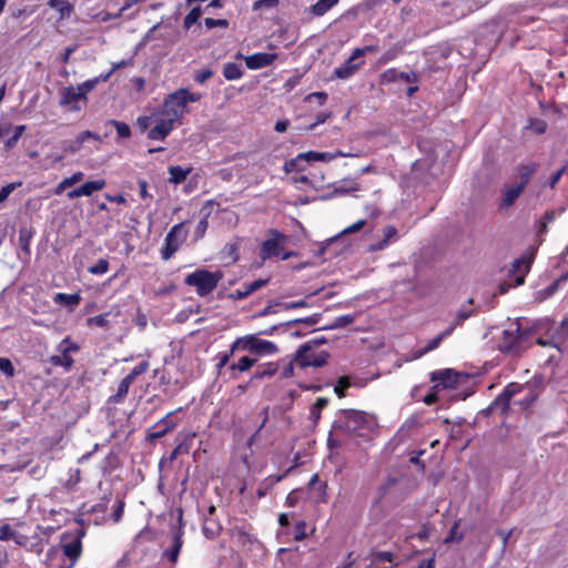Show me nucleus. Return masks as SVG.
I'll return each mask as SVG.
<instances>
[{"instance_id":"f257e3e1","label":"nucleus","mask_w":568,"mask_h":568,"mask_svg":"<svg viewBox=\"0 0 568 568\" xmlns=\"http://www.w3.org/2000/svg\"><path fill=\"white\" fill-rule=\"evenodd\" d=\"M372 424L366 413L355 409H343L333 423V430L344 432L347 436H363V430L371 429Z\"/></svg>"},{"instance_id":"f03ea898","label":"nucleus","mask_w":568,"mask_h":568,"mask_svg":"<svg viewBox=\"0 0 568 568\" xmlns=\"http://www.w3.org/2000/svg\"><path fill=\"white\" fill-rule=\"evenodd\" d=\"M222 278L223 274L221 271L210 272L204 268H199L189 274L184 283L189 286H194L199 296H206L215 290Z\"/></svg>"},{"instance_id":"7ed1b4c3","label":"nucleus","mask_w":568,"mask_h":568,"mask_svg":"<svg viewBox=\"0 0 568 568\" xmlns=\"http://www.w3.org/2000/svg\"><path fill=\"white\" fill-rule=\"evenodd\" d=\"M240 348L252 354H273L277 352V346L274 343L258 339L253 335L237 338L231 346V354Z\"/></svg>"},{"instance_id":"20e7f679","label":"nucleus","mask_w":568,"mask_h":568,"mask_svg":"<svg viewBox=\"0 0 568 568\" xmlns=\"http://www.w3.org/2000/svg\"><path fill=\"white\" fill-rule=\"evenodd\" d=\"M184 222H181L174 225L166 234L165 245L161 251V256L164 261L170 260L185 240L186 232L184 231Z\"/></svg>"},{"instance_id":"39448f33","label":"nucleus","mask_w":568,"mask_h":568,"mask_svg":"<svg viewBox=\"0 0 568 568\" xmlns=\"http://www.w3.org/2000/svg\"><path fill=\"white\" fill-rule=\"evenodd\" d=\"M184 93H186V89H179L169 94L163 102V114L169 119H174V122L183 114L186 106Z\"/></svg>"},{"instance_id":"423d86ee","label":"nucleus","mask_w":568,"mask_h":568,"mask_svg":"<svg viewBox=\"0 0 568 568\" xmlns=\"http://www.w3.org/2000/svg\"><path fill=\"white\" fill-rule=\"evenodd\" d=\"M469 377L468 374H460L452 368L440 369L432 373L430 381L439 382L444 388H455L460 379L465 381Z\"/></svg>"},{"instance_id":"0eeeda50","label":"nucleus","mask_w":568,"mask_h":568,"mask_svg":"<svg viewBox=\"0 0 568 568\" xmlns=\"http://www.w3.org/2000/svg\"><path fill=\"white\" fill-rule=\"evenodd\" d=\"M523 386L517 383H510L506 386L503 393L491 403L496 410L501 415L506 414L509 409L510 400L523 390Z\"/></svg>"},{"instance_id":"6e6552de","label":"nucleus","mask_w":568,"mask_h":568,"mask_svg":"<svg viewBox=\"0 0 568 568\" xmlns=\"http://www.w3.org/2000/svg\"><path fill=\"white\" fill-rule=\"evenodd\" d=\"M182 536H183V511L180 508L179 509V525L175 528V531L173 534L172 546H171V548L166 549L163 552V556L166 557L169 559V561H171L172 564H175L178 561L179 554H180V550L183 545Z\"/></svg>"},{"instance_id":"1a4fd4ad","label":"nucleus","mask_w":568,"mask_h":568,"mask_svg":"<svg viewBox=\"0 0 568 568\" xmlns=\"http://www.w3.org/2000/svg\"><path fill=\"white\" fill-rule=\"evenodd\" d=\"M79 101L87 102L88 98L78 88L69 85L62 89L60 105L69 106L70 111H79L80 106L77 104Z\"/></svg>"},{"instance_id":"9d476101","label":"nucleus","mask_w":568,"mask_h":568,"mask_svg":"<svg viewBox=\"0 0 568 568\" xmlns=\"http://www.w3.org/2000/svg\"><path fill=\"white\" fill-rule=\"evenodd\" d=\"M329 358V354L327 352H321L318 355L313 354H303V357H298V351H296L294 362L302 368L304 367H323L327 364V359Z\"/></svg>"},{"instance_id":"9b49d317","label":"nucleus","mask_w":568,"mask_h":568,"mask_svg":"<svg viewBox=\"0 0 568 568\" xmlns=\"http://www.w3.org/2000/svg\"><path fill=\"white\" fill-rule=\"evenodd\" d=\"M85 535L84 529L80 528L75 530L74 538L70 541L64 544L63 547V554L72 561L77 560L82 551V537Z\"/></svg>"},{"instance_id":"f8f14e48","label":"nucleus","mask_w":568,"mask_h":568,"mask_svg":"<svg viewBox=\"0 0 568 568\" xmlns=\"http://www.w3.org/2000/svg\"><path fill=\"white\" fill-rule=\"evenodd\" d=\"M277 58L276 53L260 52L245 58V64L251 70L271 65Z\"/></svg>"},{"instance_id":"ddd939ff","label":"nucleus","mask_w":568,"mask_h":568,"mask_svg":"<svg viewBox=\"0 0 568 568\" xmlns=\"http://www.w3.org/2000/svg\"><path fill=\"white\" fill-rule=\"evenodd\" d=\"M174 119H160L149 131L148 136L151 140H164L173 130Z\"/></svg>"},{"instance_id":"4468645a","label":"nucleus","mask_w":568,"mask_h":568,"mask_svg":"<svg viewBox=\"0 0 568 568\" xmlns=\"http://www.w3.org/2000/svg\"><path fill=\"white\" fill-rule=\"evenodd\" d=\"M271 233L273 235H275L276 237L268 239L263 242L262 250H261V255H262L263 260H267L273 256H278L283 248L282 245L278 243V239L284 237V235L280 234L276 231H271Z\"/></svg>"},{"instance_id":"2eb2a0df","label":"nucleus","mask_w":568,"mask_h":568,"mask_svg":"<svg viewBox=\"0 0 568 568\" xmlns=\"http://www.w3.org/2000/svg\"><path fill=\"white\" fill-rule=\"evenodd\" d=\"M337 156H348L354 158L352 154L344 153L342 151H336L334 153L331 152H316V151H308L305 153H300V158H305L306 162H313V161H324L328 162Z\"/></svg>"},{"instance_id":"dca6fc26","label":"nucleus","mask_w":568,"mask_h":568,"mask_svg":"<svg viewBox=\"0 0 568 568\" xmlns=\"http://www.w3.org/2000/svg\"><path fill=\"white\" fill-rule=\"evenodd\" d=\"M268 282H270V278H258V280H255L252 283L246 284L244 290H236V291L230 293L229 297L234 300V301L245 298L250 294H252L253 292H255V291L262 288L263 286H265Z\"/></svg>"},{"instance_id":"f3484780","label":"nucleus","mask_w":568,"mask_h":568,"mask_svg":"<svg viewBox=\"0 0 568 568\" xmlns=\"http://www.w3.org/2000/svg\"><path fill=\"white\" fill-rule=\"evenodd\" d=\"M78 345L73 344L70 347H65L62 352V355H53L50 358L51 364L63 366L64 368H71L73 364V358L69 355V351H78Z\"/></svg>"},{"instance_id":"a211bd4d","label":"nucleus","mask_w":568,"mask_h":568,"mask_svg":"<svg viewBox=\"0 0 568 568\" xmlns=\"http://www.w3.org/2000/svg\"><path fill=\"white\" fill-rule=\"evenodd\" d=\"M538 164L535 162H529L526 164H520L517 168L520 181L517 183L518 185H523V189L528 184L531 175L537 171Z\"/></svg>"},{"instance_id":"6ab92c4d","label":"nucleus","mask_w":568,"mask_h":568,"mask_svg":"<svg viewBox=\"0 0 568 568\" xmlns=\"http://www.w3.org/2000/svg\"><path fill=\"white\" fill-rule=\"evenodd\" d=\"M384 77L388 81L403 80L408 83L415 82L417 80L415 72H403V71H397L395 69H390V70L386 71L384 73Z\"/></svg>"},{"instance_id":"aec40b11","label":"nucleus","mask_w":568,"mask_h":568,"mask_svg":"<svg viewBox=\"0 0 568 568\" xmlns=\"http://www.w3.org/2000/svg\"><path fill=\"white\" fill-rule=\"evenodd\" d=\"M524 189L523 185H513L511 187L507 189L504 192V197L501 201V206L508 207L511 206L516 200L519 197V195L523 193Z\"/></svg>"},{"instance_id":"412c9836","label":"nucleus","mask_w":568,"mask_h":568,"mask_svg":"<svg viewBox=\"0 0 568 568\" xmlns=\"http://www.w3.org/2000/svg\"><path fill=\"white\" fill-rule=\"evenodd\" d=\"M191 169H183L179 165H172L169 168V182L172 184H180L185 181L186 176L190 174Z\"/></svg>"},{"instance_id":"4be33fe9","label":"nucleus","mask_w":568,"mask_h":568,"mask_svg":"<svg viewBox=\"0 0 568 568\" xmlns=\"http://www.w3.org/2000/svg\"><path fill=\"white\" fill-rule=\"evenodd\" d=\"M358 67H359L358 63H354V61H351V59H347L343 65L335 69L334 74L338 79H347L355 73V71L358 69Z\"/></svg>"},{"instance_id":"5701e85b","label":"nucleus","mask_w":568,"mask_h":568,"mask_svg":"<svg viewBox=\"0 0 568 568\" xmlns=\"http://www.w3.org/2000/svg\"><path fill=\"white\" fill-rule=\"evenodd\" d=\"M57 303L63 304L68 306L71 311L79 305L81 297L78 293L75 294H64L58 293L54 297Z\"/></svg>"},{"instance_id":"b1692460","label":"nucleus","mask_w":568,"mask_h":568,"mask_svg":"<svg viewBox=\"0 0 568 568\" xmlns=\"http://www.w3.org/2000/svg\"><path fill=\"white\" fill-rule=\"evenodd\" d=\"M221 530L222 527L217 521L207 517L204 519L203 534L206 538L214 539L220 535Z\"/></svg>"},{"instance_id":"393cba45","label":"nucleus","mask_w":568,"mask_h":568,"mask_svg":"<svg viewBox=\"0 0 568 568\" xmlns=\"http://www.w3.org/2000/svg\"><path fill=\"white\" fill-rule=\"evenodd\" d=\"M337 3L338 0H318L311 7V12L314 16L322 17Z\"/></svg>"},{"instance_id":"a878e982","label":"nucleus","mask_w":568,"mask_h":568,"mask_svg":"<svg viewBox=\"0 0 568 568\" xmlns=\"http://www.w3.org/2000/svg\"><path fill=\"white\" fill-rule=\"evenodd\" d=\"M277 369H278L277 363H268L264 367H260L258 369H256V372L254 373V375L251 378V382H253L255 379H263L265 377H272L276 374Z\"/></svg>"},{"instance_id":"bb28decb","label":"nucleus","mask_w":568,"mask_h":568,"mask_svg":"<svg viewBox=\"0 0 568 568\" xmlns=\"http://www.w3.org/2000/svg\"><path fill=\"white\" fill-rule=\"evenodd\" d=\"M104 186H105L104 180H92V181H88L84 184H82L80 186V192L82 193L83 196H90L95 191L102 190Z\"/></svg>"},{"instance_id":"cd10ccee","label":"nucleus","mask_w":568,"mask_h":568,"mask_svg":"<svg viewBox=\"0 0 568 568\" xmlns=\"http://www.w3.org/2000/svg\"><path fill=\"white\" fill-rule=\"evenodd\" d=\"M536 332V326H531V327H528L526 329H521L520 328V325L518 324L517 325V328H516V336L513 337V341L510 342V344L506 347V352H510L511 348L517 344L519 343L523 338H526L530 335H532L534 333Z\"/></svg>"},{"instance_id":"c85d7f7f","label":"nucleus","mask_w":568,"mask_h":568,"mask_svg":"<svg viewBox=\"0 0 568 568\" xmlns=\"http://www.w3.org/2000/svg\"><path fill=\"white\" fill-rule=\"evenodd\" d=\"M355 321V316L354 315H343V316H339L337 317L334 323L329 324V325H326L324 327H321L318 329H315L314 332L316 331H321V329H336V328H343V327H346L347 325H351L353 324Z\"/></svg>"},{"instance_id":"c756f323","label":"nucleus","mask_w":568,"mask_h":568,"mask_svg":"<svg viewBox=\"0 0 568 568\" xmlns=\"http://www.w3.org/2000/svg\"><path fill=\"white\" fill-rule=\"evenodd\" d=\"M327 343V338L324 337V336H321V337H315L311 341H308L307 343L301 345L298 347V357H303V354H307L310 353L312 349H314L315 347L320 346V345H323Z\"/></svg>"},{"instance_id":"7c9ffc66","label":"nucleus","mask_w":568,"mask_h":568,"mask_svg":"<svg viewBox=\"0 0 568 568\" xmlns=\"http://www.w3.org/2000/svg\"><path fill=\"white\" fill-rule=\"evenodd\" d=\"M82 179H83V173L82 172H75L70 178H67L62 182H60L58 184V186L55 187L54 193L55 194H61L67 187L72 186L73 184L82 181Z\"/></svg>"},{"instance_id":"2f4dec72","label":"nucleus","mask_w":568,"mask_h":568,"mask_svg":"<svg viewBox=\"0 0 568 568\" xmlns=\"http://www.w3.org/2000/svg\"><path fill=\"white\" fill-rule=\"evenodd\" d=\"M320 320H321V314L315 313L308 317L290 320V321L283 323L282 325L286 326V327H291L296 324H305L308 326H313V325H316L320 322Z\"/></svg>"},{"instance_id":"473e14b6","label":"nucleus","mask_w":568,"mask_h":568,"mask_svg":"<svg viewBox=\"0 0 568 568\" xmlns=\"http://www.w3.org/2000/svg\"><path fill=\"white\" fill-rule=\"evenodd\" d=\"M223 74L226 80H236L243 75V71L239 64L229 62L224 65Z\"/></svg>"},{"instance_id":"72a5a7b5","label":"nucleus","mask_w":568,"mask_h":568,"mask_svg":"<svg viewBox=\"0 0 568 568\" xmlns=\"http://www.w3.org/2000/svg\"><path fill=\"white\" fill-rule=\"evenodd\" d=\"M51 8L60 12L61 18L69 17L72 11V6L65 0H49L48 3Z\"/></svg>"},{"instance_id":"f704fd0d","label":"nucleus","mask_w":568,"mask_h":568,"mask_svg":"<svg viewBox=\"0 0 568 568\" xmlns=\"http://www.w3.org/2000/svg\"><path fill=\"white\" fill-rule=\"evenodd\" d=\"M328 404V399L326 397H320L311 407V419L316 424L321 418V410L325 408Z\"/></svg>"},{"instance_id":"c9c22d12","label":"nucleus","mask_w":568,"mask_h":568,"mask_svg":"<svg viewBox=\"0 0 568 568\" xmlns=\"http://www.w3.org/2000/svg\"><path fill=\"white\" fill-rule=\"evenodd\" d=\"M256 363L255 358L243 356L237 363H233L230 368L232 371L246 372Z\"/></svg>"},{"instance_id":"e433bc0d","label":"nucleus","mask_w":568,"mask_h":568,"mask_svg":"<svg viewBox=\"0 0 568 568\" xmlns=\"http://www.w3.org/2000/svg\"><path fill=\"white\" fill-rule=\"evenodd\" d=\"M303 161H305V158H300L298 154L296 158L286 161L283 169L286 173H291L293 171L302 172L305 170V166L302 165Z\"/></svg>"},{"instance_id":"4c0bfd02","label":"nucleus","mask_w":568,"mask_h":568,"mask_svg":"<svg viewBox=\"0 0 568 568\" xmlns=\"http://www.w3.org/2000/svg\"><path fill=\"white\" fill-rule=\"evenodd\" d=\"M202 16V9L201 7H194L193 9H191V11L186 14V17L184 18V28L186 30H189L194 23L197 22V20L201 18Z\"/></svg>"},{"instance_id":"58836bf2","label":"nucleus","mask_w":568,"mask_h":568,"mask_svg":"<svg viewBox=\"0 0 568 568\" xmlns=\"http://www.w3.org/2000/svg\"><path fill=\"white\" fill-rule=\"evenodd\" d=\"M532 260H534V252H531L530 255H528V256H523L520 258L515 260V262L513 263L511 271L519 272V271H521V267L524 266L525 272H528L530 268V265L532 263Z\"/></svg>"},{"instance_id":"ea45409f","label":"nucleus","mask_w":568,"mask_h":568,"mask_svg":"<svg viewBox=\"0 0 568 568\" xmlns=\"http://www.w3.org/2000/svg\"><path fill=\"white\" fill-rule=\"evenodd\" d=\"M349 386H351L349 377L348 376H341V377H338V379L336 382V385L334 387V392H335V394L339 398H343V397H345L346 390H347V388Z\"/></svg>"},{"instance_id":"a19ab883","label":"nucleus","mask_w":568,"mask_h":568,"mask_svg":"<svg viewBox=\"0 0 568 568\" xmlns=\"http://www.w3.org/2000/svg\"><path fill=\"white\" fill-rule=\"evenodd\" d=\"M32 237V230L28 227H21L19 230V242L22 251L29 253V243Z\"/></svg>"},{"instance_id":"79ce46f5","label":"nucleus","mask_w":568,"mask_h":568,"mask_svg":"<svg viewBox=\"0 0 568 568\" xmlns=\"http://www.w3.org/2000/svg\"><path fill=\"white\" fill-rule=\"evenodd\" d=\"M108 124L115 128L118 135L120 138H130L131 136V129L126 123L118 121V120H109Z\"/></svg>"},{"instance_id":"37998d69","label":"nucleus","mask_w":568,"mask_h":568,"mask_svg":"<svg viewBox=\"0 0 568 568\" xmlns=\"http://www.w3.org/2000/svg\"><path fill=\"white\" fill-rule=\"evenodd\" d=\"M27 126L21 124L14 128L13 134L6 141L4 146L7 150L12 149L18 143L20 136L24 133Z\"/></svg>"},{"instance_id":"c03bdc74","label":"nucleus","mask_w":568,"mask_h":568,"mask_svg":"<svg viewBox=\"0 0 568 568\" xmlns=\"http://www.w3.org/2000/svg\"><path fill=\"white\" fill-rule=\"evenodd\" d=\"M459 523L460 520H457L454 523V525L452 526L447 537L444 539V544H450V542H454V541H462L465 537L464 532H460V534H457V529L459 527Z\"/></svg>"},{"instance_id":"a18cd8bd","label":"nucleus","mask_w":568,"mask_h":568,"mask_svg":"<svg viewBox=\"0 0 568 568\" xmlns=\"http://www.w3.org/2000/svg\"><path fill=\"white\" fill-rule=\"evenodd\" d=\"M129 385L124 382H120L118 392L109 398L110 403H121L129 393Z\"/></svg>"},{"instance_id":"49530a36","label":"nucleus","mask_w":568,"mask_h":568,"mask_svg":"<svg viewBox=\"0 0 568 568\" xmlns=\"http://www.w3.org/2000/svg\"><path fill=\"white\" fill-rule=\"evenodd\" d=\"M372 564H378L383 561H393L395 554L390 551H372Z\"/></svg>"},{"instance_id":"de8ad7c7","label":"nucleus","mask_w":568,"mask_h":568,"mask_svg":"<svg viewBox=\"0 0 568 568\" xmlns=\"http://www.w3.org/2000/svg\"><path fill=\"white\" fill-rule=\"evenodd\" d=\"M528 129L537 134H542L546 132L547 123L541 119H530Z\"/></svg>"},{"instance_id":"09e8293b","label":"nucleus","mask_w":568,"mask_h":568,"mask_svg":"<svg viewBox=\"0 0 568 568\" xmlns=\"http://www.w3.org/2000/svg\"><path fill=\"white\" fill-rule=\"evenodd\" d=\"M109 268V262L105 258H100L94 265L89 267L91 274H104Z\"/></svg>"},{"instance_id":"8fccbe9b","label":"nucleus","mask_w":568,"mask_h":568,"mask_svg":"<svg viewBox=\"0 0 568 568\" xmlns=\"http://www.w3.org/2000/svg\"><path fill=\"white\" fill-rule=\"evenodd\" d=\"M0 371L8 377L14 375V366L9 358L0 357Z\"/></svg>"},{"instance_id":"3c124183","label":"nucleus","mask_w":568,"mask_h":568,"mask_svg":"<svg viewBox=\"0 0 568 568\" xmlns=\"http://www.w3.org/2000/svg\"><path fill=\"white\" fill-rule=\"evenodd\" d=\"M21 184V182H13L2 186L0 190V203L4 202L9 195Z\"/></svg>"},{"instance_id":"603ef678","label":"nucleus","mask_w":568,"mask_h":568,"mask_svg":"<svg viewBox=\"0 0 568 568\" xmlns=\"http://www.w3.org/2000/svg\"><path fill=\"white\" fill-rule=\"evenodd\" d=\"M442 341H443L442 336H439V335L436 336L424 348L418 351V353L416 354V357H420V356L427 354L428 352L437 348Z\"/></svg>"},{"instance_id":"864d4df0","label":"nucleus","mask_w":568,"mask_h":568,"mask_svg":"<svg viewBox=\"0 0 568 568\" xmlns=\"http://www.w3.org/2000/svg\"><path fill=\"white\" fill-rule=\"evenodd\" d=\"M99 82H100V78H94V79L88 80V81L79 84L77 88L80 92H83V94L87 97V94L90 91H92Z\"/></svg>"},{"instance_id":"5fc2aeb1","label":"nucleus","mask_w":568,"mask_h":568,"mask_svg":"<svg viewBox=\"0 0 568 568\" xmlns=\"http://www.w3.org/2000/svg\"><path fill=\"white\" fill-rule=\"evenodd\" d=\"M172 427H173L172 422H166L165 420V427L163 429H161V430L150 433L148 435V440L150 443H153L154 440H156L159 438H162Z\"/></svg>"},{"instance_id":"6e6d98bb","label":"nucleus","mask_w":568,"mask_h":568,"mask_svg":"<svg viewBox=\"0 0 568 568\" xmlns=\"http://www.w3.org/2000/svg\"><path fill=\"white\" fill-rule=\"evenodd\" d=\"M81 146L82 145L79 143V141L77 139H74L72 141H63L62 142V150L65 154L67 153H75L81 149Z\"/></svg>"},{"instance_id":"4d7b16f0","label":"nucleus","mask_w":568,"mask_h":568,"mask_svg":"<svg viewBox=\"0 0 568 568\" xmlns=\"http://www.w3.org/2000/svg\"><path fill=\"white\" fill-rule=\"evenodd\" d=\"M88 325H97L99 327H106L109 321L106 320V314H100L93 317H89L87 320Z\"/></svg>"},{"instance_id":"13d9d810","label":"nucleus","mask_w":568,"mask_h":568,"mask_svg":"<svg viewBox=\"0 0 568 568\" xmlns=\"http://www.w3.org/2000/svg\"><path fill=\"white\" fill-rule=\"evenodd\" d=\"M366 224V221L365 220H359L357 221L356 223L352 224L351 226L344 229L339 234H337L336 236L342 237L343 235H346V234H352V233H355V232H358L364 225Z\"/></svg>"},{"instance_id":"bf43d9fd","label":"nucleus","mask_w":568,"mask_h":568,"mask_svg":"<svg viewBox=\"0 0 568 568\" xmlns=\"http://www.w3.org/2000/svg\"><path fill=\"white\" fill-rule=\"evenodd\" d=\"M205 22V26L207 29H213L215 27H221V28H227L229 27V21L226 19H213V18H206L204 20Z\"/></svg>"},{"instance_id":"052dcab7","label":"nucleus","mask_w":568,"mask_h":568,"mask_svg":"<svg viewBox=\"0 0 568 568\" xmlns=\"http://www.w3.org/2000/svg\"><path fill=\"white\" fill-rule=\"evenodd\" d=\"M280 0H257L253 4V10H260L263 8H274L278 4Z\"/></svg>"},{"instance_id":"680f3d73","label":"nucleus","mask_w":568,"mask_h":568,"mask_svg":"<svg viewBox=\"0 0 568 568\" xmlns=\"http://www.w3.org/2000/svg\"><path fill=\"white\" fill-rule=\"evenodd\" d=\"M14 537V531L9 524L0 526V540H10Z\"/></svg>"},{"instance_id":"e2e57ef3","label":"nucleus","mask_w":568,"mask_h":568,"mask_svg":"<svg viewBox=\"0 0 568 568\" xmlns=\"http://www.w3.org/2000/svg\"><path fill=\"white\" fill-rule=\"evenodd\" d=\"M397 236V230L393 225H387L383 230V241H386V244L388 245L389 241L395 239Z\"/></svg>"},{"instance_id":"0e129e2a","label":"nucleus","mask_w":568,"mask_h":568,"mask_svg":"<svg viewBox=\"0 0 568 568\" xmlns=\"http://www.w3.org/2000/svg\"><path fill=\"white\" fill-rule=\"evenodd\" d=\"M331 116H332L331 112H320V113H317L315 122L311 123L307 126V130H314L318 124L324 123Z\"/></svg>"},{"instance_id":"69168bd1","label":"nucleus","mask_w":568,"mask_h":568,"mask_svg":"<svg viewBox=\"0 0 568 568\" xmlns=\"http://www.w3.org/2000/svg\"><path fill=\"white\" fill-rule=\"evenodd\" d=\"M397 481H398V479H397V478L389 476V477L387 478L386 484H384V485L379 486V488H378L379 499H381V498H383V497L387 494L388 488H389L390 486L396 485V484H397Z\"/></svg>"},{"instance_id":"338daca9","label":"nucleus","mask_w":568,"mask_h":568,"mask_svg":"<svg viewBox=\"0 0 568 568\" xmlns=\"http://www.w3.org/2000/svg\"><path fill=\"white\" fill-rule=\"evenodd\" d=\"M212 77H213V71L211 69H204V70L199 71L194 75V80L196 82H199V83H204L205 81H207Z\"/></svg>"},{"instance_id":"774afa93","label":"nucleus","mask_w":568,"mask_h":568,"mask_svg":"<svg viewBox=\"0 0 568 568\" xmlns=\"http://www.w3.org/2000/svg\"><path fill=\"white\" fill-rule=\"evenodd\" d=\"M305 529H306V524L304 521L297 523L296 526H295L294 539L295 540L304 539L306 537Z\"/></svg>"}]
</instances>
